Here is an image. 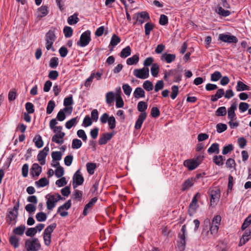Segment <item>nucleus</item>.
<instances>
[{"mask_svg":"<svg viewBox=\"0 0 251 251\" xmlns=\"http://www.w3.org/2000/svg\"><path fill=\"white\" fill-rule=\"evenodd\" d=\"M12 202L15 204V205L12 209H10L8 211L5 217L6 223L8 225L11 224L13 222H14V223H15L19 214V200L16 201L15 200H13Z\"/></svg>","mask_w":251,"mask_h":251,"instance_id":"1","label":"nucleus"},{"mask_svg":"<svg viewBox=\"0 0 251 251\" xmlns=\"http://www.w3.org/2000/svg\"><path fill=\"white\" fill-rule=\"evenodd\" d=\"M47 199V207L49 210H51L55 206L56 202L59 200H64L65 198L62 197L59 193H54V194H48L46 196Z\"/></svg>","mask_w":251,"mask_h":251,"instance_id":"2","label":"nucleus"},{"mask_svg":"<svg viewBox=\"0 0 251 251\" xmlns=\"http://www.w3.org/2000/svg\"><path fill=\"white\" fill-rule=\"evenodd\" d=\"M186 235V226L184 225L178 235L179 240L177 241V246L179 251H184L185 249Z\"/></svg>","mask_w":251,"mask_h":251,"instance_id":"3","label":"nucleus"},{"mask_svg":"<svg viewBox=\"0 0 251 251\" xmlns=\"http://www.w3.org/2000/svg\"><path fill=\"white\" fill-rule=\"evenodd\" d=\"M221 217L220 215L215 216L210 224V234L213 238H215L218 231L219 226L221 224Z\"/></svg>","mask_w":251,"mask_h":251,"instance_id":"4","label":"nucleus"},{"mask_svg":"<svg viewBox=\"0 0 251 251\" xmlns=\"http://www.w3.org/2000/svg\"><path fill=\"white\" fill-rule=\"evenodd\" d=\"M25 246L27 251H37L41 247V245L37 238L27 239L25 242Z\"/></svg>","mask_w":251,"mask_h":251,"instance_id":"5","label":"nucleus"},{"mask_svg":"<svg viewBox=\"0 0 251 251\" xmlns=\"http://www.w3.org/2000/svg\"><path fill=\"white\" fill-rule=\"evenodd\" d=\"M91 40V31L87 30L81 34L79 41L77 42V45L80 47H84L89 44Z\"/></svg>","mask_w":251,"mask_h":251,"instance_id":"6","label":"nucleus"},{"mask_svg":"<svg viewBox=\"0 0 251 251\" xmlns=\"http://www.w3.org/2000/svg\"><path fill=\"white\" fill-rule=\"evenodd\" d=\"M201 194L198 192L193 197L192 200L189 206L188 213L190 216H192L196 213L197 208L199 207L198 203V200L201 198Z\"/></svg>","mask_w":251,"mask_h":251,"instance_id":"7","label":"nucleus"},{"mask_svg":"<svg viewBox=\"0 0 251 251\" xmlns=\"http://www.w3.org/2000/svg\"><path fill=\"white\" fill-rule=\"evenodd\" d=\"M136 19V22L134 25L137 23L139 25L143 24L144 22L150 20V17L149 13L147 11H142L136 13L133 18Z\"/></svg>","mask_w":251,"mask_h":251,"instance_id":"8","label":"nucleus"},{"mask_svg":"<svg viewBox=\"0 0 251 251\" xmlns=\"http://www.w3.org/2000/svg\"><path fill=\"white\" fill-rule=\"evenodd\" d=\"M133 75L136 77L140 79H146L149 76V69L147 67H143L142 69H135L133 71Z\"/></svg>","mask_w":251,"mask_h":251,"instance_id":"9","label":"nucleus"},{"mask_svg":"<svg viewBox=\"0 0 251 251\" xmlns=\"http://www.w3.org/2000/svg\"><path fill=\"white\" fill-rule=\"evenodd\" d=\"M219 40L227 43L236 44L238 42V39L234 35H227L224 33L220 34L218 37Z\"/></svg>","mask_w":251,"mask_h":251,"instance_id":"10","label":"nucleus"},{"mask_svg":"<svg viewBox=\"0 0 251 251\" xmlns=\"http://www.w3.org/2000/svg\"><path fill=\"white\" fill-rule=\"evenodd\" d=\"M209 195L210 197V201L211 203H215L219 201L221 196L220 189L215 188L209 191Z\"/></svg>","mask_w":251,"mask_h":251,"instance_id":"11","label":"nucleus"},{"mask_svg":"<svg viewBox=\"0 0 251 251\" xmlns=\"http://www.w3.org/2000/svg\"><path fill=\"white\" fill-rule=\"evenodd\" d=\"M72 203L70 200L66 201L64 204L60 206L57 209V213H59L61 217H64L68 215L67 211H62L63 210H68L71 207Z\"/></svg>","mask_w":251,"mask_h":251,"instance_id":"12","label":"nucleus"},{"mask_svg":"<svg viewBox=\"0 0 251 251\" xmlns=\"http://www.w3.org/2000/svg\"><path fill=\"white\" fill-rule=\"evenodd\" d=\"M250 239H251V226L248 229L245 230L241 238L238 246L241 247L245 245Z\"/></svg>","mask_w":251,"mask_h":251,"instance_id":"13","label":"nucleus"},{"mask_svg":"<svg viewBox=\"0 0 251 251\" xmlns=\"http://www.w3.org/2000/svg\"><path fill=\"white\" fill-rule=\"evenodd\" d=\"M42 172V167L37 163L32 164L30 169V174L35 179H37Z\"/></svg>","mask_w":251,"mask_h":251,"instance_id":"14","label":"nucleus"},{"mask_svg":"<svg viewBox=\"0 0 251 251\" xmlns=\"http://www.w3.org/2000/svg\"><path fill=\"white\" fill-rule=\"evenodd\" d=\"M49 151V148L48 146L45 147L42 151H40L37 155V159L41 165H44L46 163V157Z\"/></svg>","mask_w":251,"mask_h":251,"instance_id":"15","label":"nucleus"},{"mask_svg":"<svg viewBox=\"0 0 251 251\" xmlns=\"http://www.w3.org/2000/svg\"><path fill=\"white\" fill-rule=\"evenodd\" d=\"M168 75L174 77V82H178L181 80V71L177 69H171L168 71Z\"/></svg>","mask_w":251,"mask_h":251,"instance_id":"16","label":"nucleus"},{"mask_svg":"<svg viewBox=\"0 0 251 251\" xmlns=\"http://www.w3.org/2000/svg\"><path fill=\"white\" fill-rule=\"evenodd\" d=\"M74 181L75 184H73L74 188H75L78 185H82L84 182V178L83 176L80 174L79 170H77L73 176Z\"/></svg>","mask_w":251,"mask_h":251,"instance_id":"17","label":"nucleus"},{"mask_svg":"<svg viewBox=\"0 0 251 251\" xmlns=\"http://www.w3.org/2000/svg\"><path fill=\"white\" fill-rule=\"evenodd\" d=\"M114 136V133H105L102 134L100 137L99 140V144L100 145H105L108 141L110 140Z\"/></svg>","mask_w":251,"mask_h":251,"instance_id":"18","label":"nucleus"},{"mask_svg":"<svg viewBox=\"0 0 251 251\" xmlns=\"http://www.w3.org/2000/svg\"><path fill=\"white\" fill-rule=\"evenodd\" d=\"M146 118V112L141 113L138 116V119L135 122L134 128L137 130L140 129Z\"/></svg>","mask_w":251,"mask_h":251,"instance_id":"19","label":"nucleus"},{"mask_svg":"<svg viewBox=\"0 0 251 251\" xmlns=\"http://www.w3.org/2000/svg\"><path fill=\"white\" fill-rule=\"evenodd\" d=\"M183 165L189 170H193L198 167L199 163L195 159H192L185 160Z\"/></svg>","mask_w":251,"mask_h":251,"instance_id":"20","label":"nucleus"},{"mask_svg":"<svg viewBox=\"0 0 251 251\" xmlns=\"http://www.w3.org/2000/svg\"><path fill=\"white\" fill-rule=\"evenodd\" d=\"M237 109V103L236 102L233 103L230 107L228 109V118L231 120H236V115L235 113V110Z\"/></svg>","mask_w":251,"mask_h":251,"instance_id":"21","label":"nucleus"},{"mask_svg":"<svg viewBox=\"0 0 251 251\" xmlns=\"http://www.w3.org/2000/svg\"><path fill=\"white\" fill-rule=\"evenodd\" d=\"M65 135V133H56L51 138V141L58 144L61 145L64 143V137Z\"/></svg>","mask_w":251,"mask_h":251,"instance_id":"22","label":"nucleus"},{"mask_svg":"<svg viewBox=\"0 0 251 251\" xmlns=\"http://www.w3.org/2000/svg\"><path fill=\"white\" fill-rule=\"evenodd\" d=\"M98 201V198L96 197H95L93 198L88 203H87L84 208L83 211V215L84 216H86L88 213V209L89 208H90L92 207L96 203V202Z\"/></svg>","mask_w":251,"mask_h":251,"instance_id":"23","label":"nucleus"},{"mask_svg":"<svg viewBox=\"0 0 251 251\" xmlns=\"http://www.w3.org/2000/svg\"><path fill=\"white\" fill-rule=\"evenodd\" d=\"M37 18H42L47 16L49 13L48 7L42 5L37 9Z\"/></svg>","mask_w":251,"mask_h":251,"instance_id":"24","label":"nucleus"},{"mask_svg":"<svg viewBox=\"0 0 251 251\" xmlns=\"http://www.w3.org/2000/svg\"><path fill=\"white\" fill-rule=\"evenodd\" d=\"M176 56L175 54L164 53L161 57L162 60H165L167 63H171L175 60Z\"/></svg>","mask_w":251,"mask_h":251,"instance_id":"25","label":"nucleus"},{"mask_svg":"<svg viewBox=\"0 0 251 251\" xmlns=\"http://www.w3.org/2000/svg\"><path fill=\"white\" fill-rule=\"evenodd\" d=\"M57 30L56 27H51V28L46 33L45 39L55 41L56 37L55 36V31Z\"/></svg>","mask_w":251,"mask_h":251,"instance_id":"26","label":"nucleus"},{"mask_svg":"<svg viewBox=\"0 0 251 251\" xmlns=\"http://www.w3.org/2000/svg\"><path fill=\"white\" fill-rule=\"evenodd\" d=\"M225 94L224 90L223 88L218 89L215 95L211 96V101H216L219 99L222 98Z\"/></svg>","mask_w":251,"mask_h":251,"instance_id":"27","label":"nucleus"},{"mask_svg":"<svg viewBox=\"0 0 251 251\" xmlns=\"http://www.w3.org/2000/svg\"><path fill=\"white\" fill-rule=\"evenodd\" d=\"M194 184L193 178H190L186 180L182 184L181 190L185 191L191 187Z\"/></svg>","mask_w":251,"mask_h":251,"instance_id":"28","label":"nucleus"},{"mask_svg":"<svg viewBox=\"0 0 251 251\" xmlns=\"http://www.w3.org/2000/svg\"><path fill=\"white\" fill-rule=\"evenodd\" d=\"M78 13H75L73 15L69 16L67 19V22L70 25H73L77 24L79 19L78 18Z\"/></svg>","mask_w":251,"mask_h":251,"instance_id":"29","label":"nucleus"},{"mask_svg":"<svg viewBox=\"0 0 251 251\" xmlns=\"http://www.w3.org/2000/svg\"><path fill=\"white\" fill-rule=\"evenodd\" d=\"M133 96L135 98L139 99L145 97V92L141 87H137L133 92Z\"/></svg>","mask_w":251,"mask_h":251,"instance_id":"30","label":"nucleus"},{"mask_svg":"<svg viewBox=\"0 0 251 251\" xmlns=\"http://www.w3.org/2000/svg\"><path fill=\"white\" fill-rule=\"evenodd\" d=\"M236 89L237 91H243L246 90H250V87L245 84H244L242 81H238L237 83V85L236 87Z\"/></svg>","mask_w":251,"mask_h":251,"instance_id":"31","label":"nucleus"},{"mask_svg":"<svg viewBox=\"0 0 251 251\" xmlns=\"http://www.w3.org/2000/svg\"><path fill=\"white\" fill-rule=\"evenodd\" d=\"M131 49L129 46H126L124 48L120 53V56L121 58H125L131 54Z\"/></svg>","mask_w":251,"mask_h":251,"instance_id":"32","label":"nucleus"},{"mask_svg":"<svg viewBox=\"0 0 251 251\" xmlns=\"http://www.w3.org/2000/svg\"><path fill=\"white\" fill-rule=\"evenodd\" d=\"M33 141L34 142L35 145L37 148H41L43 146L44 142L42 137L39 134L35 135L33 138Z\"/></svg>","mask_w":251,"mask_h":251,"instance_id":"33","label":"nucleus"},{"mask_svg":"<svg viewBox=\"0 0 251 251\" xmlns=\"http://www.w3.org/2000/svg\"><path fill=\"white\" fill-rule=\"evenodd\" d=\"M139 60V55L136 54L126 60V63L128 65L136 64Z\"/></svg>","mask_w":251,"mask_h":251,"instance_id":"34","label":"nucleus"},{"mask_svg":"<svg viewBox=\"0 0 251 251\" xmlns=\"http://www.w3.org/2000/svg\"><path fill=\"white\" fill-rule=\"evenodd\" d=\"M207 152L209 154L219 153V145L217 143H213L211 146L208 149Z\"/></svg>","mask_w":251,"mask_h":251,"instance_id":"35","label":"nucleus"},{"mask_svg":"<svg viewBox=\"0 0 251 251\" xmlns=\"http://www.w3.org/2000/svg\"><path fill=\"white\" fill-rule=\"evenodd\" d=\"M225 160V157L222 155H215L213 158V162L218 166H222L224 164V161Z\"/></svg>","mask_w":251,"mask_h":251,"instance_id":"36","label":"nucleus"},{"mask_svg":"<svg viewBox=\"0 0 251 251\" xmlns=\"http://www.w3.org/2000/svg\"><path fill=\"white\" fill-rule=\"evenodd\" d=\"M78 117L76 116V117L73 118L67 121L65 124V126L67 129H71L73 126L75 125L78 122Z\"/></svg>","mask_w":251,"mask_h":251,"instance_id":"37","label":"nucleus"},{"mask_svg":"<svg viewBox=\"0 0 251 251\" xmlns=\"http://www.w3.org/2000/svg\"><path fill=\"white\" fill-rule=\"evenodd\" d=\"M115 100V94L113 92H109L106 94V101L109 105H111Z\"/></svg>","mask_w":251,"mask_h":251,"instance_id":"38","label":"nucleus"},{"mask_svg":"<svg viewBox=\"0 0 251 251\" xmlns=\"http://www.w3.org/2000/svg\"><path fill=\"white\" fill-rule=\"evenodd\" d=\"M49 183V180L46 177L40 178L38 181L35 182L38 187H44Z\"/></svg>","mask_w":251,"mask_h":251,"instance_id":"39","label":"nucleus"},{"mask_svg":"<svg viewBox=\"0 0 251 251\" xmlns=\"http://www.w3.org/2000/svg\"><path fill=\"white\" fill-rule=\"evenodd\" d=\"M56 224L53 223L48 226L44 231V235H51L54 229L56 227Z\"/></svg>","mask_w":251,"mask_h":251,"instance_id":"40","label":"nucleus"},{"mask_svg":"<svg viewBox=\"0 0 251 251\" xmlns=\"http://www.w3.org/2000/svg\"><path fill=\"white\" fill-rule=\"evenodd\" d=\"M10 244L15 248H17L19 246V239L15 235H12L9 238Z\"/></svg>","mask_w":251,"mask_h":251,"instance_id":"41","label":"nucleus"},{"mask_svg":"<svg viewBox=\"0 0 251 251\" xmlns=\"http://www.w3.org/2000/svg\"><path fill=\"white\" fill-rule=\"evenodd\" d=\"M148 108V104L147 102L140 101L137 104L138 110L141 113L146 112L145 111Z\"/></svg>","mask_w":251,"mask_h":251,"instance_id":"42","label":"nucleus"},{"mask_svg":"<svg viewBox=\"0 0 251 251\" xmlns=\"http://www.w3.org/2000/svg\"><path fill=\"white\" fill-rule=\"evenodd\" d=\"M63 33L66 38H70L73 35V29L70 26H65L63 28Z\"/></svg>","mask_w":251,"mask_h":251,"instance_id":"43","label":"nucleus"},{"mask_svg":"<svg viewBox=\"0 0 251 251\" xmlns=\"http://www.w3.org/2000/svg\"><path fill=\"white\" fill-rule=\"evenodd\" d=\"M96 164L94 163L89 162L86 164L87 172L90 175H93L94 173V170L96 168Z\"/></svg>","mask_w":251,"mask_h":251,"instance_id":"44","label":"nucleus"},{"mask_svg":"<svg viewBox=\"0 0 251 251\" xmlns=\"http://www.w3.org/2000/svg\"><path fill=\"white\" fill-rule=\"evenodd\" d=\"M55 106V102L52 100H50L47 105V109H46V113L48 114H51L52 111H53V109Z\"/></svg>","mask_w":251,"mask_h":251,"instance_id":"45","label":"nucleus"},{"mask_svg":"<svg viewBox=\"0 0 251 251\" xmlns=\"http://www.w3.org/2000/svg\"><path fill=\"white\" fill-rule=\"evenodd\" d=\"M154 25L150 22L147 23L145 25V33L146 35H149L151 31L153 29Z\"/></svg>","mask_w":251,"mask_h":251,"instance_id":"46","label":"nucleus"},{"mask_svg":"<svg viewBox=\"0 0 251 251\" xmlns=\"http://www.w3.org/2000/svg\"><path fill=\"white\" fill-rule=\"evenodd\" d=\"M58 58L56 57H51L49 62V66L51 68L55 69L59 64Z\"/></svg>","mask_w":251,"mask_h":251,"instance_id":"47","label":"nucleus"},{"mask_svg":"<svg viewBox=\"0 0 251 251\" xmlns=\"http://www.w3.org/2000/svg\"><path fill=\"white\" fill-rule=\"evenodd\" d=\"M159 67L157 64L154 63L152 65L151 69V75L154 77H156L158 74Z\"/></svg>","mask_w":251,"mask_h":251,"instance_id":"48","label":"nucleus"},{"mask_svg":"<svg viewBox=\"0 0 251 251\" xmlns=\"http://www.w3.org/2000/svg\"><path fill=\"white\" fill-rule=\"evenodd\" d=\"M121 41V38L116 34H113L111 37L110 45L112 46L117 45Z\"/></svg>","mask_w":251,"mask_h":251,"instance_id":"49","label":"nucleus"},{"mask_svg":"<svg viewBox=\"0 0 251 251\" xmlns=\"http://www.w3.org/2000/svg\"><path fill=\"white\" fill-rule=\"evenodd\" d=\"M251 224V214L249 215L244 220L242 226V230H245Z\"/></svg>","mask_w":251,"mask_h":251,"instance_id":"50","label":"nucleus"},{"mask_svg":"<svg viewBox=\"0 0 251 251\" xmlns=\"http://www.w3.org/2000/svg\"><path fill=\"white\" fill-rule=\"evenodd\" d=\"M210 229H209L208 226H205L203 227L201 232V236L203 239H208L211 237Z\"/></svg>","mask_w":251,"mask_h":251,"instance_id":"51","label":"nucleus"},{"mask_svg":"<svg viewBox=\"0 0 251 251\" xmlns=\"http://www.w3.org/2000/svg\"><path fill=\"white\" fill-rule=\"evenodd\" d=\"M62 154L60 151H55L51 153V157L53 161H59L62 158Z\"/></svg>","mask_w":251,"mask_h":251,"instance_id":"52","label":"nucleus"},{"mask_svg":"<svg viewBox=\"0 0 251 251\" xmlns=\"http://www.w3.org/2000/svg\"><path fill=\"white\" fill-rule=\"evenodd\" d=\"M226 114V109L225 106L219 107L215 112V115L217 116H224Z\"/></svg>","mask_w":251,"mask_h":251,"instance_id":"53","label":"nucleus"},{"mask_svg":"<svg viewBox=\"0 0 251 251\" xmlns=\"http://www.w3.org/2000/svg\"><path fill=\"white\" fill-rule=\"evenodd\" d=\"M25 226H21L14 228L13 232L16 235H22L25 232Z\"/></svg>","mask_w":251,"mask_h":251,"instance_id":"54","label":"nucleus"},{"mask_svg":"<svg viewBox=\"0 0 251 251\" xmlns=\"http://www.w3.org/2000/svg\"><path fill=\"white\" fill-rule=\"evenodd\" d=\"M228 186H227V193H228L232 190V188L234 184V178L233 176H232L231 175H229L228 176Z\"/></svg>","mask_w":251,"mask_h":251,"instance_id":"55","label":"nucleus"},{"mask_svg":"<svg viewBox=\"0 0 251 251\" xmlns=\"http://www.w3.org/2000/svg\"><path fill=\"white\" fill-rule=\"evenodd\" d=\"M82 142L78 139H74L72 141V148L74 149H79L82 146Z\"/></svg>","mask_w":251,"mask_h":251,"instance_id":"56","label":"nucleus"},{"mask_svg":"<svg viewBox=\"0 0 251 251\" xmlns=\"http://www.w3.org/2000/svg\"><path fill=\"white\" fill-rule=\"evenodd\" d=\"M143 87L146 91H150L152 90L153 89V85L151 81L149 80H146L144 82L143 84Z\"/></svg>","mask_w":251,"mask_h":251,"instance_id":"57","label":"nucleus"},{"mask_svg":"<svg viewBox=\"0 0 251 251\" xmlns=\"http://www.w3.org/2000/svg\"><path fill=\"white\" fill-rule=\"evenodd\" d=\"M222 77L221 73L219 71H215L211 75V80L217 81Z\"/></svg>","mask_w":251,"mask_h":251,"instance_id":"58","label":"nucleus"},{"mask_svg":"<svg viewBox=\"0 0 251 251\" xmlns=\"http://www.w3.org/2000/svg\"><path fill=\"white\" fill-rule=\"evenodd\" d=\"M227 127L226 124L219 123L216 125V129L217 132L221 133L226 131Z\"/></svg>","mask_w":251,"mask_h":251,"instance_id":"59","label":"nucleus"},{"mask_svg":"<svg viewBox=\"0 0 251 251\" xmlns=\"http://www.w3.org/2000/svg\"><path fill=\"white\" fill-rule=\"evenodd\" d=\"M218 13L224 17H227L230 15L231 13L229 10L224 9L221 6L218 7Z\"/></svg>","mask_w":251,"mask_h":251,"instance_id":"60","label":"nucleus"},{"mask_svg":"<svg viewBox=\"0 0 251 251\" xmlns=\"http://www.w3.org/2000/svg\"><path fill=\"white\" fill-rule=\"evenodd\" d=\"M178 87L176 85H173L171 87L172 93L171 94V97L173 100H174L177 97L178 94Z\"/></svg>","mask_w":251,"mask_h":251,"instance_id":"61","label":"nucleus"},{"mask_svg":"<svg viewBox=\"0 0 251 251\" xmlns=\"http://www.w3.org/2000/svg\"><path fill=\"white\" fill-rule=\"evenodd\" d=\"M234 149V147L232 144H228L227 146L224 147L222 150V154L223 155H226L230 151H232Z\"/></svg>","mask_w":251,"mask_h":251,"instance_id":"62","label":"nucleus"},{"mask_svg":"<svg viewBox=\"0 0 251 251\" xmlns=\"http://www.w3.org/2000/svg\"><path fill=\"white\" fill-rule=\"evenodd\" d=\"M25 107L27 112V113L32 114L34 112V105L32 103L30 102H26L25 105Z\"/></svg>","mask_w":251,"mask_h":251,"instance_id":"63","label":"nucleus"},{"mask_svg":"<svg viewBox=\"0 0 251 251\" xmlns=\"http://www.w3.org/2000/svg\"><path fill=\"white\" fill-rule=\"evenodd\" d=\"M160 115L159 109L156 107H153L151 109V115L152 118H157Z\"/></svg>","mask_w":251,"mask_h":251,"instance_id":"64","label":"nucleus"}]
</instances>
